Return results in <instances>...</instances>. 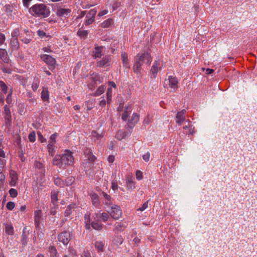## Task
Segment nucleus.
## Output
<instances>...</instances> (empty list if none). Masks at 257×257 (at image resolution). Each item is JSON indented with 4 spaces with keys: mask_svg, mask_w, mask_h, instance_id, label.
<instances>
[{
    "mask_svg": "<svg viewBox=\"0 0 257 257\" xmlns=\"http://www.w3.org/2000/svg\"><path fill=\"white\" fill-rule=\"evenodd\" d=\"M74 160L72 153L66 150L62 156L57 155L55 156L53 160V164L61 169H64L67 166L72 165Z\"/></svg>",
    "mask_w": 257,
    "mask_h": 257,
    "instance_id": "obj_1",
    "label": "nucleus"
},
{
    "mask_svg": "<svg viewBox=\"0 0 257 257\" xmlns=\"http://www.w3.org/2000/svg\"><path fill=\"white\" fill-rule=\"evenodd\" d=\"M29 13L36 17L46 18L50 15V11L43 4H36L29 9Z\"/></svg>",
    "mask_w": 257,
    "mask_h": 257,
    "instance_id": "obj_2",
    "label": "nucleus"
},
{
    "mask_svg": "<svg viewBox=\"0 0 257 257\" xmlns=\"http://www.w3.org/2000/svg\"><path fill=\"white\" fill-rule=\"evenodd\" d=\"M152 61L151 55L147 53L139 54L136 57L133 70L135 73L139 74L141 72V67L143 64H149Z\"/></svg>",
    "mask_w": 257,
    "mask_h": 257,
    "instance_id": "obj_3",
    "label": "nucleus"
},
{
    "mask_svg": "<svg viewBox=\"0 0 257 257\" xmlns=\"http://www.w3.org/2000/svg\"><path fill=\"white\" fill-rule=\"evenodd\" d=\"M108 211L111 217L114 219H119L122 215L120 207L116 205H113L111 206L110 210Z\"/></svg>",
    "mask_w": 257,
    "mask_h": 257,
    "instance_id": "obj_4",
    "label": "nucleus"
},
{
    "mask_svg": "<svg viewBox=\"0 0 257 257\" xmlns=\"http://www.w3.org/2000/svg\"><path fill=\"white\" fill-rule=\"evenodd\" d=\"M71 12V11L69 9L59 7L57 10L56 15L61 19L66 18L70 16Z\"/></svg>",
    "mask_w": 257,
    "mask_h": 257,
    "instance_id": "obj_5",
    "label": "nucleus"
},
{
    "mask_svg": "<svg viewBox=\"0 0 257 257\" xmlns=\"http://www.w3.org/2000/svg\"><path fill=\"white\" fill-rule=\"evenodd\" d=\"M58 240L64 245H67L70 239V233L69 232L64 231L60 233L58 237Z\"/></svg>",
    "mask_w": 257,
    "mask_h": 257,
    "instance_id": "obj_6",
    "label": "nucleus"
},
{
    "mask_svg": "<svg viewBox=\"0 0 257 257\" xmlns=\"http://www.w3.org/2000/svg\"><path fill=\"white\" fill-rule=\"evenodd\" d=\"M86 157V159L83 163V166L87 170V169L92 167V162L95 160V157L91 153L88 154Z\"/></svg>",
    "mask_w": 257,
    "mask_h": 257,
    "instance_id": "obj_7",
    "label": "nucleus"
},
{
    "mask_svg": "<svg viewBox=\"0 0 257 257\" xmlns=\"http://www.w3.org/2000/svg\"><path fill=\"white\" fill-rule=\"evenodd\" d=\"M96 12L97 11L95 9H92L89 11V13L86 17V20L85 22V25H90L94 22Z\"/></svg>",
    "mask_w": 257,
    "mask_h": 257,
    "instance_id": "obj_8",
    "label": "nucleus"
},
{
    "mask_svg": "<svg viewBox=\"0 0 257 257\" xmlns=\"http://www.w3.org/2000/svg\"><path fill=\"white\" fill-rule=\"evenodd\" d=\"M111 57L110 55H107L97 62V65L98 67H107L110 64Z\"/></svg>",
    "mask_w": 257,
    "mask_h": 257,
    "instance_id": "obj_9",
    "label": "nucleus"
},
{
    "mask_svg": "<svg viewBox=\"0 0 257 257\" xmlns=\"http://www.w3.org/2000/svg\"><path fill=\"white\" fill-rule=\"evenodd\" d=\"M162 64L161 63L159 60L156 61L153 64L151 68V73L155 77L157 72L162 68Z\"/></svg>",
    "mask_w": 257,
    "mask_h": 257,
    "instance_id": "obj_10",
    "label": "nucleus"
},
{
    "mask_svg": "<svg viewBox=\"0 0 257 257\" xmlns=\"http://www.w3.org/2000/svg\"><path fill=\"white\" fill-rule=\"evenodd\" d=\"M41 59L49 65L54 66L55 64L56 61L55 59L49 55H42Z\"/></svg>",
    "mask_w": 257,
    "mask_h": 257,
    "instance_id": "obj_11",
    "label": "nucleus"
},
{
    "mask_svg": "<svg viewBox=\"0 0 257 257\" xmlns=\"http://www.w3.org/2000/svg\"><path fill=\"white\" fill-rule=\"evenodd\" d=\"M185 110L183 109L177 113L176 121L179 125L182 124L185 121Z\"/></svg>",
    "mask_w": 257,
    "mask_h": 257,
    "instance_id": "obj_12",
    "label": "nucleus"
},
{
    "mask_svg": "<svg viewBox=\"0 0 257 257\" xmlns=\"http://www.w3.org/2000/svg\"><path fill=\"white\" fill-rule=\"evenodd\" d=\"M169 87L175 91L177 88L178 81L176 77L173 76H169L168 78Z\"/></svg>",
    "mask_w": 257,
    "mask_h": 257,
    "instance_id": "obj_13",
    "label": "nucleus"
},
{
    "mask_svg": "<svg viewBox=\"0 0 257 257\" xmlns=\"http://www.w3.org/2000/svg\"><path fill=\"white\" fill-rule=\"evenodd\" d=\"M109 218V215L105 212H99V213H96L95 216H93L94 220H97L100 219L101 221H105Z\"/></svg>",
    "mask_w": 257,
    "mask_h": 257,
    "instance_id": "obj_14",
    "label": "nucleus"
},
{
    "mask_svg": "<svg viewBox=\"0 0 257 257\" xmlns=\"http://www.w3.org/2000/svg\"><path fill=\"white\" fill-rule=\"evenodd\" d=\"M121 58L122 61L123 67L129 69L130 68V64L127 58V54L125 52L121 53Z\"/></svg>",
    "mask_w": 257,
    "mask_h": 257,
    "instance_id": "obj_15",
    "label": "nucleus"
},
{
    "mask_svg": "<svg viewBox=\"0 0 257 257\" xmlns=\"http://www.w3.org/2000/svg\"><path fill=\"white\" fill-rule=\"evenodd\" d=\"M104 48L102 46H96L93 52V56L95 58L100 57L103 52Z\"/></svg>",
    "mask_w": 257,
    "mask_h": 257,
    "instance_id": "obj_16",
    "label": "nucleus"
},
{
    "mask_svg": "<svg viewBox=\"0 0 257 257\" xmlns=\"http://www.w3.org/2000/svg\"><path fill=\"white\" fill-rule=\"evenodd\" d=\"M126 186L127 190H134L135 188V182L132 177H127L126 181Z\"/></svg>",
    "mask_w": 257,
    "mask_h": 257,
    "instance_id": "obj_17",
    "label": "nucleus"
},
{
    "mask_svg": "<svg viewBox=\"0 0 257 257\" xmlns=\"http://www.w3.org/2000/svg\"><path fill=\"white\" fill-rule=\"evenodd\" d=\"M139 120V115L137 113H134L132 116L131 121L129 122L128 125L132 127Z\"/></svg>",
    "mask_w": 257,
    "mask_h": 257,
    "instance_id": "obj_18",
    "label": "nucleus"
},
{
    "mask_svg": "<svg viewBox=\"0 0 257 257\" xmlns=\"http://www.w3.org/2000/svg\"><path fill=\"white\" fill-rule=\"evenodd\" d=\"M0 58L4 62L7 63L8 62V54L6 50L0 48Z\"/></svg>",
    "mask_w": 257,
    "mask_h": 257,
    "instance_id": "obj_19",
    "label": "nucleus"
},
{
    "mask_svg": "<svg viewBox=\"0 0 257 257\" xmlns=\"http://www.w3.org/2000/svg\"><path fill=\"white\" fill-rule=\"evenodd\" d=\"M11 177V181H10V185L12 186H14L16 185L17 181V175L15 172H13L10 174Z\"/></svg>",
    "mask_w": 257,
    "mask_h": 257,
    "instance_id": "obj_20",
    "label": "nucleus"
},
{
    "mask_svg": "<svg viewBox=\"0 0 257 257\" xmlns=\"http://www.w3.org/2000/svg\"><path fill=\"white\" fill-rule=\"evenodd\" d=\"M4 111L5 114V117L7 122L9 123L11 119V111L10 109L7 107V105H5L4 107Z\"/></svg>",
    "mask_w": 257,
    "mask_h": 257,
    "instance_id": "obj_21",
    "label": "nucleus"
},
{
    "mask_svg": "<svg viewBox=\"0 0 257 257\" xmlns=\"http://www.w3.org/2000/svg\"><path fill=\"white\" fill-rule=\"evenodd\" d=\"M92 79L93 81L95 82V83H97V82H98V83H100L103 82V78L101 77L100 75H97L96 74H93L92 76Z\"/></svg>",
    "mask_w": 257,
    "mask_h": 257,
    "instance_id": "obj_22",
    "label": "nucleus"
},
{
    "mask_svg": "<svg viewBox=\"0 0 257 257\" xmlns=\"http://www.w3.org/2000/svg\"><path fill=\"white\" fill-rule=\"evenodd\" d=\"M91 226L93 229L95 230H100L102 229L101 224L97 221H92L91 223Z\"/></svg>",
    "mask_w": 257,
    "mask_h": 257,
    "instance_id": "obj_23",
    "label": "nucleus"
},
{
    "mask_svg": "<svg viewBox=\"0 0 257 257\" xmlns=\"http://www.w3.org/2000/svg\"><path fill=\"white\" fill-rule=\"evenodd\" d=\"M123 241L122 237L120 235L116 236L113 240V243L116 246L120 245Z\"/></svg>",
    "mask_w": 257,
    "mask_h": 257,
    "instance_id": "obj_24",
    "label": "nucleus"
},
{
    "mask_svg": "<svg viewBox=\"0 0 257 257\" xmlns=\"http://www.w3.org/2000/svg\"><path fill=\"white\" fill-rule=\"evenodd\" d=\"M58 192H57L56 191H54L52 192L51 200H52V202L53 203L54 205H55L57 202V201L58 200Z\"/></svg>",
    "mask_w": 257,
    "mask_h": 257,
    "instance_id": "obj_25",
    "label": "nucleus"
},
{
    "mask_svg": "<svg viewBox=\"0 0 257 257\" xmlns=\"http://www.w3.org/2000/svg\"><path fill=\"white\" fill-rule=\"evenodd\" d=\"M41 97L44 101H47L49 99L48 91L46 89H44L41 93Z\"/></svg>",
    "mask_w": 257,
    "mask_h": 257,
    "instance_id": "obj_26",
    "label": "nucleus"
},
{
    "mask_svg": "<svg viewBox=\"0 0 257 257\" xmlns=\"http://www.w3.org/2000/svg\"><path fill=\"white\" fill-rule=\"evenodd\" d=\"M90 196L92 204L95 206H97L99 203V200L97 195L95 194H91Z\"/></svg>",
    "mask_w": 257,
    "mask_h": 257,
    "instance_id": "obj_27",
    "label": "nucleus"
},
{
    "mask_svg": "<svg viewBox=\"0 0 257 257\" xmlns=\"http://www.w3.org/2000/svg\"><path fill=\"white\" fill-rule=\"evenodd\" d=\"M11 47L14 50H17L19 48V44L18 40L16 38H14L11 41Z\"/></svg>",
    "mask_w": 257,
    "mask_h": 257,
    "instance_id": "obj_28",
    "label": "nucleus"
},
{
    "mask_svg": "<svg viewBox=\"0 0 257 257\" xmlns=\"http://www.w3.org/2000/svg\"><path fill=\"white\" fill-rule=\"evenodd\" d=\"M104 246V243L102 241H96L95 243V247L97 249L98 251H101L103 250Z\"/></svg>",
    "mask_w": 257,
    "mask_h": 257,
    "instance_id": "obj_29",
    "label": "nucleus"
},
{
    "mask_svg": "<svg viewBox=\"0 0 257 257\" xmlns=\"http://www.w3.org/2000/svg\"><path fill=\"white\" fill-rule=\"evenodd\" d=\"M113 21L111 19H108L106 20V21H104L101 24V27L102 28H105L109 27L112 24Z\"/></svg>",
    "mask_w": 257,
    "mask_h": 257,
    "instance_id": "obj_30",
    "label": "nucleus"
},
{
    "mask_svg": "<svg viewBox=\"0 0 257 257\" xmlns=\"http://www.w3.org/2000/svg\"><path fill=\"white\" fill-rule=\"evenodd\" d=\"M126 134L124 132L122 131H119L117 132L115 135V137L117 140H121L123 139L125 136Z\"/></svg>",
    "mask_w": 257,
    "mask_h": 257,
    "instance_id": "obj_31",
    "label": "nucleus"
},
{
    "mask_svg": "<svg viewBox=\"0 0 257 257\" xmlns=\"http://www.w3.org/2000/svg\"><path fill=\"white\" fill-rule=\"evenodd\" d=\"M47 149L48 150L49 154L51 156H53L55 152V145L51 144H48L47 146Z\"/></svg>",
    "mask_w": 257,
    "mask_h": 257,
    "instance_id": "obj_32",
    "label": "nucleus"
},
{
    "mask_svg": "<svg viewBox=\"0 0 257 257\" xmlns=\"http://www.w3.org/2000/svg\"><path fill=\"white\" fill-rule=\"evenodd\" d=\"M125 110L124 111V113L122 114V119L123 120H127V118L130 115V113L131 112V110H130V108H129L128 107H127L125 108Z\"/></svg>",
    "mask_w": 257,
    "mask_h": 257,
    "instance_id": "obj_33",
    "label": "nucleus"
},
{
    "mask_svg": "<svg viewBox=\"0 0 257 257\" xmlns=\"http://www.w3.org/2000/svg\"><path fill=\"white\" fill-rule=\"evenodd\" d=\"M58 136V134L54 133V134L52 135L49 139V144H53L55 145V144L56 142V138Z\"/></svg>",
    "mask_w": 257,
    "mask_h": 257,
    "instance_id": "obj_34",
    "label": "nucleus"
},
{
    "mask_svg": "<svg viewBox=\"0 0 257 257\" xmlns=\"http://www.w3.org/2000/svg\"><path fill=\"white\" fill-rule=\"evenodd\" d=\"M112 95V89L111 88H108L107 91V101L108 103H109L111 100V97Z\"/></svg>",
    "mask_w": 257,
    "mask_h": 257,
    "instance_id": "obj_35",
    "label": "nucleus"
},
{
    "mask_svg": "<svg viewBox=\"0 0 257 257\" xmlns=\"http://www.w3.org/2000/svg\"><path fill=\"white\" fill-rule=\"evenodd\" d=\"M105 88L103 86H101L99 87L96 92H95V95L96 96H99L102 94L105 90Z\"/></svg>",
    "mask_w": 257,
    "mask_h": 257,
    "instance_id": "obj_36",
    "label": "nucleus"
},
{
    "mask_svg": "<svg viewBox=\"0 0 257 257\" xmlns=\"http://www.w3.org/2000/svg\"><path fill=\"white\" fill-rule=\"evenodd\" d=\"M49 251L51 257H55L57 254L56 249L54 246H50Z\"/></svg>",
    "mask_w": 257,
    "mask_h": 257,
    "instance_id": "obj_37",
    "label": "nucleus"
},
{
    "mask_svg": "<svg viewBox=\"0 0 257 257\" xmlns=\"http://www.w3.org/2000/svg\"><path fill=\"white\" fill-rule=\"evenodd\" d=\"M85 223L86 228L89 229L90 228L89 215H86L85 216Z\"/></svg>",
    "mask_w": 257,
    "mask_h": 257,
    "instance_id": "obj_38",
    "label": "nucleus"
},
{
    "mask_svg": "<svg viewBox=\"0 0 257 257\" xmlns=\"http://www.w3.org/2000/svg\"><path fill=\"white\" fill-rule=\"evenodd\" d=\"M28 138L31 142H34L36 140V134L35 132H32L29 134Z\"/></svg>",
    "mask_w": 257,
    "mask_h": 257,
    "instance_id": "obj_39",
    "label": "nucleus"
},
{
    "mask_svg": "<svg viewBox=\"0 0 257 257\" xmlns=\"http://www.w3.org/2000/svg\"><path fill=\"white\" fill-rule=\"evenodd\" d=\"M6 232L9 235L13 234V227L12 225H8L6 227Z\"/></svg>",
    "mask_w": 257,
    "mask_h": 257,
    "instance_id": "obj_40",
    "label": "nucleus"
},
{
    "mask_svg": "<svg viewBox=\"0 0 257 257\" xmlns=\"http://www.w3.org/2000/svg\"><path fill=\"white\" fill-rule=\"evenodd\" d=\"M0 87L2 90L5 93L7 92L8 87L6 84L2 81H0Z\"/></svg>",
    "mask_w": 257,
    "mask_h": 257,
    "instance_id": "obj_41",
    "label": "nucleus"
},
{
    "mask_svg": "<svg viewBox=\"0 0 257 257\" xmlns=\"http://www.w3.org/2000/svg\"><path fill=\"white\" fill-rule=\"evenodd\" d=\"M87 34V31L85 30H79L77 32L78 35L81 38H84Z\"/></svg>",
    "mask_w": 257,
    "mask_h": 257,
    "instance_id": "obj_42",
    "label": "nucleus"
},
{
    "mask_svg": "<svg viewBox=\"0 0 257 257\" xmlns=\"http://www.w3.org/2000/svg\"><path fill=\"white\" fill-rule=\"evenodd\" d=\"M9 193L11 197H16L18 195V192L15 189L12 188L9 190Z\"/></svg>",
    "mask_w": 257,
    "mask_h": 257,
    "instance_id": "obj_43",
    "label": "nucleus"
},
{
    "mask_svg": "<svg viewBox=\"0 0 257 257\" xmlns=\"http://www.w3.org/2000/svg\"><path fill=\"white\" fill-rule=\"evenodd\" d=\"M40 216H41V211L40 210L35 211V220L36 223H38L39 222Z\"/></svg>",
    "mask_w": 257,
    "mask_h": 257,
    "instance_id": "obj_44",
    "label": "nucleus"
},
{
    "mask_svg": "<svg viewBox=\"0 0 257 257\" xmlns=\"http://www.w3.org/2000/svg\"><path fill=\"white\" fill-rule=\"evenodd\" d=\"M15 206V204L13 202L10 201L7 203V208L10 210H13Z\"/></svg>",
    "mask_w": 257,
    "mask_h": 257,
    "instance_id": "obj_45",
    "label": "nucleus"
},
{
    "mask_svg": "<svg viewBox=\"0 0 257 257\" xmlns=\"http://www.w3.org/2000/svg\"><path fill=\"white\" fill-rule=\"evenodd\" d=\"M55 184L57 186H63L64 185V181H62L61 179L57 178L54 180Z\"/></svg>",
    "mask_w": 257,
    "mask_h": 257,
    "instance_id": "obj_46",
    "label": "nucleus"
},
{
    "mask_svg": "<svg viewBox=\"0 0 257 257\" xmlns=\"http://www.w3.org/2000/svg\"><path fill=\"white\" fill-rule=\"evenodd\" d=\"M136 178L138 180H141L143 179L142 172L140 170H137L136 172Z\"/></svg>",
    "mask_w": 257,
    "mask_h": 257,
    "instance_id": "obj_47",
    "label": "nucleus"
},
{
    "mask_svg": "<svg viewBox=\"0 0 257 257\" xmlns=\"http://www.w3.org/2000/svg\"><path fill=\"white\" fill-rule=\"evenodd\" d=\"M73 181H74V179L72 177H70V178H67L66 180V181H65V182H64V184H65L66 186H69V185H70L71 184H72V183L73 182Z\"/></svg>",
    "mask_w": 257,
    "mask_h": 257,
    "instance_id": "obj_48",
    "label": "nucleus"
},
{
    "mask_svg": "<svg viewBox=\"0 0 257 257\" xmlns=\"http://www.w3.org/2000/svg\"><path fill=\"white\" fill-rule=\"evenodd\" d=\"M39 87V82L38 80H35L32 85V88L34 91H36Z\"/></svg>",
    "mask_w": 257,
    "mask_h": 257,
    "instance_id": "obj_49",
    "label": "nucleus"
},
{
    "mask_svg": "<svg viewBox=\"0 0 257 257\" xmlns=\"http://www.w3.org/2000/svg\"><path fill=\"white\" fill-rule=\"evenodd\" d=\"M91 134L92 136L94 138H96L97 139H100L102 137V136L100 134H98L97 132L95 131L92 132Z\"/></svg>",
    "mask_w": 257,
    "mask_h": 257,
    "instance_id": "obj_50",
    "label": "nucleus"
},
{
    "mask_svg": "<svg viewBox=\"0 0 257 257\" xmlns=\"http://www.w3.org/2000/svg\"><path fill=\"white\" fill-rule=\"evenodd\" d=\"M74 205H70L68 206V208L65 211V214L66 216L69 215L72 213L71 211H70V209L71 208H74Z\"/></svg>",
    "mask_w": 257,
    "mask_h": 257,
    "instance_id": "obj_51",
    "label": "nucleus"
},
{
    "mask_svg": "<svg viewBox=\"0 0 257 257\" xmlns=\"http://www.w3.org/2000/svg\"><path fill=\"white\" fill-rule=\"evenodd\" d=\"M148 207V202L144 203L141 207L138 209V210H140L141 211H143L145 210Z\"/></svg>",
    "mask_w": 257,
    "mask_h": 257,
    "instance_id": "obj_52",
    "label": "nucleus"
},
{
    "mask_svg": "<svg viewBox=\"0 0 257 257\" xmlns=\"http://www.w3.org/2000/svg\"><path fill=\"white\" fill-rule=\"evenodd\" d=\"M150 154L149 152H147L143 156V159L145 161L148 162L150 160Z\"/></svg>",
    "mask_w": 257,
    "mask_h": 257,
    "instance_id": "obj_53",
    "label": "nucleus"
},
{
    "mask_svg": "<svg viewBox=\"0 0 257 257\" xmlns=\"http://www.w3.org/2000/svg\"><path fill=\"white\" fill-rule=\"evenodd\" d=\"M38 136L39 140L41 143H44L46 141V139L43 136V135L39 132H38Z\"/></svg>",
    "mask_w": 257,
    "mask_h": 257,
    "instance_id": "obj_54",
    "label": "nucleus"
},
{
    "mask_svg": "<svg viewBox=\"0 0 257 257\" xmlns=\"http://www.w3.org/2000/svg\"><path fill=\"white\" fill-rule=\"evenodd\" d=\"M19 35V31L18 29H15L12 33V36L13 38H17Z\"/></svg>",
    "mask_w": 257,
    "mask_h": 257,
    "instance_id": "obj_55",
    "label": "nucleus"
},
{
    "mask_svg": "<svg viewBox=\"0 0 257 257\" xmlns=\"http://www.w3.org/2000/svg\"><path fill=\"white\" fill-rule=\"evenodd\" d=\"M6 40V37L4 34L0 33V45L4 44Z\"/></svg>",
    "mask_w": 257,
    "mask_h": 257,
    "instance_id": "obj_56",
    "label": "nucleus"
},
{
    "mask_svg": "<svg viewBox=\"0 0 257 257\" xmlns=\"http://www.w3.org/2000/svg\"><path fill=\"white\" fill-rule=\"evenodd\" d=\"M118 185L117 183L115 182H113L111 183V188L115 192L116 190L118 189Z\"/></svg>",
    "mask_w": 257,
    "mask_h": 257,
    "instance_id": "obj_57",
    "label": "nucleus"
},
{
    "mask_svg": "<svg viewBox=\"0 0 257 257\" xmlns=\"http://www.w3.org/2000/svg\"><path fill=\"white\" fill-rule=\"evenodd\" d=\"M108 13V11L107 10H103L102 11H100L98 14V16H99V17H101V16H103L106 14H107Z\"/></svg>",
    "mask_w": 257,
    "mask_h": 257,
    "instance_id": "obj_58",
    "label": "nucleus"
},
{
    "mask_svg": "<svg viewBox=\"0 0 257 257\" xmlns=\"http://www.w3.org/2000/svg\"><path fill=\"white\" fill-rule=\"evenodd\" d=\"M81 256L82 257H91L90 253L88 251H84Z\"/></svg>",
    "mask_w": 257,
    "mask_h": 257,
    "instance_id": "obj_59",
    "label": "nucleus"
},
{
    "mask_svg": "<svg viewBox=\"0 0 257 257\" xmlns=\"http://www.w3.org/2000/svg\"><path fill=\"white\" fill-rule=\"evenodd\" d=\"M204 70L205 71V73L206 74H210L214 72V70L213 69L209 68L205 69H204Z\"/></svg>",
    "mask_w": 257,
    "mask_h": 257,
    "instance_id": "obj_60",
    "label": "nucleus"
},
{
    "mask_svg": "<svg viewBox=\"0 0 257 257\" xmlns=\"http://www.w3.org/2000/svg\"><path fill=\"white\" fill-rule=\"evenodd\" d=\"M115 157L113 156H109L108 158V161L109 163H113L114 161Z\"/></svg>",
    "mask_w": 257,
    "mask_h": 257,
    "instance_id": "obj_61",
    "label": "nucleus"
},
{
    "mask_svg": "<svg viewBox=\"0 0 257 257\" xmlns=\"http://www.w3.org/2000/svg\"><path fill=\"white\" fill-rule=\"evenodd\" d=\"M122 227H124V226L122 224L119 223L117 224V225L116 226V229L117 230H120Z\"/></svg>",
    "mask_w": 257,
    "mask_h": 257,
    "instance_id": "obj_62",
    "label": "nucleus"
},
{
    "mask_svg": "<svg viewBox=\"0 0 257 257\" xmlns=\"http://www.w3.org/2000/svg\"><path fill=\"white\" fill-rule=\"evenodd\" d=\"M102 194L103 197L107 200H110L111 199V197L108 194H107L106 193L103 192Z\"/></svg>",
    "mask_w": 257,
    "mask_h": 257,
    "instance_id": "obj_63",
    "label": "nucleus"
},
{
    "mask_svg": "<svg viewBox=\"0 0 257 257\" xmlns=\"http://www.w3.org/2000/svg\"><path fill=\"white\" fill-rule=\"evenodd\" d=\"M109 86H110L109 88H116V85L113 82H109Z\"/></svg>",
    "mask_w": 257,
    "mask_h": 257,
    "instance_id": "obj_64",
    "label": "nucleus"
}]
</instances>
